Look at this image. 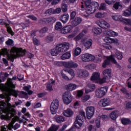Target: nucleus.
<instances>
[{
	"label": "nucleus",
	"instance_id": "nucleus-42",
	"mask_svg": "<svg viewBox=\"0 0 131 131\" xmlns=\"http://www.w3.org/2000/svg\"><path fill=\"white\" fill-rule=\"evenodd\" d=\"M67 88L69 91H74L76 89V85L74 84L71 83L68 85Z\"/></svg>",
	"mask_w": 131,
	"mask_h": 131
},
{
	"label": "nucleus",
	"instance_id": "nucleus-31",
	"mask_svg": "<svg viewBox=\"0 0 131 131\" xmlns=\"http://www.w3.org/2000/svg\"><path fill=\"white\" fill-rule=\"evenodd\" d=\"M63 28V26H62V23L60 21H57L55 24V29L57 31H60Z\"/></svg>",
	"mask_w": 131,
	"mask_h": 131
},
{
	"label": "nucleus",
	"instance_id": "nucleus-17",
	"mask_svg": "<svg viewBox=\"0 0 131 131\" xmlns=\"http://www.w3.org/2000/svg\"><path fill=\"white\" fill-rule=\"evenodd\" d=\"M77 74L79 77H88L90 73L85 70H80L77 71Z\"/></svg>",
	"mask_w": 131,
	"mask_h": 131
},
{
	"label": "nucleus",
	"instance_id": "nucleus-23",
	"mask_svg": "<svg viewBox=\"0 0 131 131\" xmlns=\"http://www.w3.org/2000/svg\"><path fill=\"white\" fill-rule=\"evenodd\" d=\"M101 77V75L99 73L95 72L93 73L92 76L91 77V80L92 81H95V80H99Z\"/></svg>",
	"mask_w": 131,
	"mask_h": 131
},
{
	"label": "nucleus",
	"instance_id": "nucleus-37",
	"mask_svg": "<svg viewBox=\"0 0 131 131\" xmlns=\"http://www.w3.org/2000/svg\"><path fill=\"white\" fill-rule=\"evenodd\" d=\"M106 33L107 34V35H108V36H117V35H118V34L112 30H107L106 32Z\"/></svg>",
	"mask_w": 131,
	"mask_h": 131
},
{
	"label": "nucleus",
	"instance_id": "nucleus-54",
	"mask_svg": "<svg viewBox=\"0 0 131 131\" xmlns=\"http://www.w3.org/2000/svg\"><path fill=\"white\" fill-rule=\"evenodd\" d=\"M90 99H91V96L86 95L82 98V101L84 103L85 102H86V101H88V100H90Z\"/></svg>",
	"mask_w": 131,
	"mask_h": 131
},
{
	"label": "nucleus",
	"instance_id": "nucleus-8",
	"mask_svg": "<svg viewBox=\"0 0 131 131\" xmlns=\"http://www.w3.org/2000/svg\"><path fill=\"white\" fill-rule=\"evenodd\" d=\"M73 96L70 92H66L62 95V100L64 104L69 105L72 102Z\"/></svg>",
	"mask_w": 131,
	"mask_h": 131
},
{
	"label": "nucleus",
	"instance_id": "nucleus-21",
	"mask_svg": "<svg viewBox=\"0 0 131 131\" xmlns=\"http://www.w3.org/2000/svg\"><path fill=\"white\" fill-rule=\"evenodd\" d=\"M51 82H49L48 83L47 85V90L48 92H52L53 91V85H55L56 83V80L51 79Z\"/></svg>",
	"mask_w": 131,
	"mask_h": 131
},
{
	"label": "nucleus",
	"instance_id": "nucleus-22",
	"mask_svg": "<svg viewBox=\"0 0 131 131\" xmlns=\"http://www.w3.org/2000/svg\"><path fill=\"white\" fill-rule=\"evenodd\" d=\"M102 31V29L98 27H94L92 28V32L95 35H100Z\"/></svg>",
	"mask_w": 131,
	"mask_h": 131
},
{
	"label": "nucleus",
	"instance_id": "nucleus-36",
	"mask_svg": "<svg viewBox=\"0 0 131 131\" xmlns=\"http://www.w3.org/2000/svg\"><path fill=\"white\" fill-rule=\"evenodd\" d=\"M110 117L113 120H116V118L118 117V116L117 115V111H113L110 114Z\"/></svg>",
	"mask_w": 131,
	"mask_h": 131
},
{
	"label": "nucleus",
	"instance_id": "nucleus-55",
	"mask_svg": "<svg viewBox=\"0 0 131 131\" xmlns=\"http://www.w3.org/2000/svg\"><path fill=\"white\" fill-rule=\"evenodd\" d=\"M118 0H104L105 4L110 6V5H113L114 3H116Z\"/></svg>",
	"mask_w": 131,
	"mask_h": 131
},
{
	"label": "nucleus",
	"instance_id": "nucleus-49",
	"mask_svg": "<svg viewBox=\"0 0 131 131\" xmlns=\"http://www.w3.org/2000/svg\"><path fill=\"white\" fill-rule=\"evenodd\" d=\"M97 127L92 124H90L88 126V131H96Z\"/></svg>",
	"mask_w": 131,
	"mask_h": 131
},
{
	"label": "nucleus",
	"instance_id": "nucleus-24",
	"mask_svg": "<svg viewBox=\"0 0 131 131\" xmlns=\"http://www.w3.org/2000/svg\"><path fill=\"white\" fill-rule=\"evenodd\" d=\"M88 33V30H83L82 32L80 33L77 36L75 37L76 40H80V39H82L83 38V36H84V34H86Z\"/></svg>",
	"mask_w": 131,
	"mask_h": 131
},
{
	"label": "nucleus",
	"instance_id": "nucleus-46",
	"mask_svg": "<svg viewBox=\"0 0 131 131\" xmlns=\"http://www.w3.org/2000/svg\"><path fill=\"white\" fill-rule=\"evenodd\" d=\"M99 10L100 11H101V10L106 11V10H107V7H106V3H101L100 7L99 8Z\"/></svg>",
	"mask_w": 131,
	"mask_h": 131
},
{
	"label": "nucleus",
	"instance_id": "nucleus-4",
	"mask_svg": "<svg viewBox=\"0 0 131 131\" xmlns=\"http://www.w3.org/2000/svg\"><path fill=\"white\" fill-rule=\"evenodd\" d=\"M10 53L15 55L17 57H24L26 54V50H23L22 48L13 47L10 50Z\"/></svg>",
	"mask_w": 131,
	"mask_h": 131
},
{
	"label": "nucleus",
	"instance_id": "nucleus-28",
	"mask_svg": "<svg viewBox=\"0 0 131 131\" xmlns=\"http://www.w3.org/2000/svg\"><path fill=\"white\" fill-rule=\"evenodd\" d=\"M121 122L123 125H128V124H131L130 119L126 118H122L121 119Z\"/></svg>",
	"mask_w": 131,
	"mask_h": 131
},
{
	"label": "nucleus",
	"instance_id": "nucleus-64",
	"mask_svg": "<svg viewBox=\"0 0 131 131\" xmlns=\"http://www.w3.org/2000/svg\"><path fill=\"white\" fill-rule=\"evenodd\" d=\"M53 12H54V10L52 8H50L47 10L46 11V14H48V15H53Z\"/></svg>",
	"mask_w": 131,
	"mask_h": 131
},
{
	"label": "nucleus",
	"instance_id": "nucleus-35",
	"mask_svg": "<svg viewBox=\"0 0 131 131\" xmlns=\"http://www.w3.org/2000/svg\"><path fill=\"white\" fill-rule=\"evenodd\" d=\"M71 57V54L70 53V52H68L63 54L61 56V60H66L67 59H70Z\"/></svg>",
	"mask_w": 131,
	"mask_h": 131
},
{
	"label": "nucleus",
	"instance_id": "nucleus-59",
	"mask_svg": "<svg viewBox=\"0 0 131 131\" xmlns=\"http://www.w3.org/2000/svg\"><path fill=\"white\" fill-rule=\"evenodd\" d=\"M95 124H96V127L98 128H100V127H101V121L99 119H97L96 120Z\"/></svg>",
	"mask_w": 131,
	"mask_h": 131
},
{
	"label": "nucleus",
	"instance_id": "nucleus-39",
	"mask_svg": "<svg viewBox=\"0 0 131 131\" xmlns=\"http://www.w3.org/2000/svg\"><path fill=\"white\" fill-rule=\"evenodd\" d=\"M114 56V57H116L118 60H122V58H123L122 53L120 51H117V52H116V54Z\"/></svg>",
	"mask_w": 131,
	"mask_h": 131
},
{
	"label": "nucleus",
	"instance_id": "nucleus-51",
	"mask_svg": "<svg viewBox=\"0 0 131 131\" xmlns=\"http://www.w3.org/2000/svg\"><path fill=\"white\" fill-rule=\"evenodd\" d=\"M76 16V12L75 11H72L70 15V20L71 21V20H73L75 18V16Z\"/></svg>",
	"mask_w": 131,
	"mask_h": 131
},
{
	"label": "nucleus",
	"instance_id": "nucleus-48",
	"mask_svg": "<svg viewBox=\"0 0 131 131\" xmlns=\"http://www.w3.org/2000/svg\"><path fill=\"white\" fill-rule=\"evenodd\" d=\"M5 43L7 46H14V40L12 39L9 38L8 40L5 42Z\"/></svg>",
	"mask_w": 131,
	"mask_h": 131
},
{
	"label": "nucleus",
	"instance_id": "nucleus-1",
	"mask_svg": "<svg viewBox=\"0 0 131 131\" xmlns=\"http://www.w3.org/2000/svg\"><path fill=\"white\" fill-rule=\"evenodd\" d=\"M7 103L5 101H0V118L2 120L4 119H9L10 118V114L11 117L16 116V110L12 108L11 110H7Z\"/></svg>",
	"mask_w": 131,
	"mask_h": 131
},
{
	"label": "nucleus",
	"instance_id": "nucleus-58",
	"mask_svg": "<svg viewBox=\"0 0 131 131\" xmlns=\"http://www.w3.org/2000/svg\"><path fill=\"white\" fill-rule=\"evenodd\" d=\"M48 30H49V29H48L47 27H43L39 30V33H41V34H43V33H46Z\"/></svg>",
	"mask_w": 131,
	"mask_h": 131
},
{
	"label": "nucleus",
	"instance_id": "nucleus-3",
	"mask_svg": "<svg viewBox=\"0 0 131 131\" xmlns=\"http://www.w3.org/2000/svg\"><path fill=\"white\" fill-rule=\"evenodd\" d=\"M69 50V43L65 42L63 44H59L56 46L55 49H52L51 54L52 56H58L59 53H65Z\"/></svg>",
	"mask_w": 131,
	"mask_h": 131
},
{
	"label": "nucleus",
	"instance_id": "nucleus-43",
	"mask_svg": "<svg viewBox=\"0 0 131 131\" xmlns=\"http://www.w3.org/2000/svg\"><path fill=\"white\" fill-rule=\"evenodd\" d=\"M47 42H52L54 40V36L53 35H49L46 38Z\"/></svg>",
	"mask_w": 131,
	"mask_h": 131
},
{
	"label": "nucleus",
	"instance_id": "nucleus-26",
	"mask_svg": "<svg viewBox=\"0 0 131 131\" xmlns=\"http://www.w3.org/2000/svg\"><path fill=\"white\" fill-rule=\"evenodd\" d=\"M55 118L57 123H62V122H64V121H65V118L63 116H56Z\"/></svg>",
	"mask_w": 131,
	"mask_h": 131
},
{
	"label": "nucleus",
	"instance_id": "nucleus-19",
	"mask_svg": "<svg viewBox=\"0 0 131 131\" xmlns=\"http://www.w3.org/2000/svg\"><path fill=\"white\" fill-rule=\"evenodd\" d=\"M59 20L61 21L63 24H66L67 21L69 20V14L67 13L61 14L60 17H59Z\"/></svg>",
	"mask_w": 131,
	"mask_h": 131
},
{
	"label": "nucleus",
	"instance_id": "nucleus-62",
	"mask_svg": "<svg viewBox=\"0 0 131 131\" xmlns=\"http://www.w3.org/2000/svg\"><path fill=\"white\" fill-rule=\"evenodd\" d=\"M47 2H49V3H51L52 2V5H57L61 0H47Z\"/></svg>",
	"mask_w": 131,
	"mask_h": 131
},
{
	"label": "nucleus",
	"instance_id": "nucleus-44",
	"mask_svg": "<svg viewBox=\"0 0 131 131\" xmlns=\"http://www.w3.org/2000/svg\"><path fill=\"white\" fill-rule=\"evenodd\" d=\"M9 74L8 73H5L4 76H2L1 79H0V82H5L7 80V77H9Z\"/></svg>",
	"mask_w": 131,
	"mask_h": 131
},
{
	"label": "nucleus",
	"instance_id": "nucleus-34",
	"mask_svg": "<svg viewBox=\"0 0 131 131\" xmlns=\"http://www.w3.org/2000/svg\"><path fill=\"white\" fill-rule=\"evenodd\" d=\"M59 127H60V126L58 125H57L52 124L50 127L47 130V131H57L58 129H59Z\"/></svg>",
	"mask_w": 131,
	"mask_h": 131
},
{
	"label": "nucleus",
	"instance_id": "nucleus-30",
	"mask_svg": "<svg viewBox=\"0 0 131 131\" xmlns=\"http://www.w3.org/2000/svg\"><path fill=\"white\" fill-rule=\"evenodd\" d=\"M9 54V51L7 48L2 49L0 51V60L2 59V56H7Z\"/></svg>",
	"mask_w": 131,
	"mask_h": 131
},
{
	"label": "nucleus",
	"instance_id": "nucleus-10",
	"mask_svg": "<svg viewBox=\"0 0 131 131\" xmlns=\"http://www.w3.org/2000/svg\"><path fill=\"white\" fill-rule=\"evenodd\" d=\"M111 62L113 63V64H117V61L114 58V55H111L110 56L107 57L106 59L102 63L103 68H106L108 65H110Z\"/></svg>",
	"mask_w": 131,
	"mask_h": 131
},
{
	"label": "nucleus",
	"instance_id": "nucleus-6",
	"mask_svg": "<svg viewBox=\"0 0 131 131\" xmlns=\"http://www.w3.org/2000/svg\"><path fill=\"white\" fill-rule=\"evenodd\" d=\"M57 19L54 17L43 18L38 20V23L40 25H46V24H54Z\"/></svg>",
	"mask_w": 131,
	"mask_h": 131
},
{
	"label": "nucleus",
	"instance_id": "nucleus-57",
	"mask_svg": "<svg viewBox=\"0 0 131 131\" xmlns=\"http://www.w3.org/2000/svg\"><path fill=\"white\" fill-rule=\"evenodd\" d=\"M27 18L31 19L32 21H37V17L33 15H29L27 16Z\"/></svg>",
	"mask_w": 131,
	"mask_h": 131
},
{
	"label": "nucleus",
	"instance_id": "nucleus-56",
	"mask_svg": "<svg viewBox=\"0 0 131 131\" xmlns=\"http://www.w3.org/2000/svg\"><path fill=\"white\" fill-rule=\"evenodd\" d=\"M131 12L128 9L125 10L123 12V15L125 16V17H129L130 16Z\"/></svg>",
	"mask_w": 131,
	"mask_h": 131
},
{
	"label": "nucleus",
	"instance_id": "nucleus-32",
	"mask_svg": "<svg viewBox=\"0 0 131 131\" xmlns=\"http://www.w3.org/2000/svg\"><path fill=\"white\" fill-rule=\"evenodd\" d=\"M28 93V94H27ZM27 93L24 92V91H20L19 92V96H22V95H23V96H24L25 97H27V96H31V95H32V94H33V91H32V90H29Z\"/></svg>",
	"mask_w": 131,
	"mask_h": 131
},
{
	"label": "nucleus",
	"instance_id": "nucleus-9",
	"mask_svg": "<svg viewBox=\"0 0 131 131\" xmlns=\"http://www.w3.org/2000/svg\"><path fill=\"white\" fill-rule=\"evenodd\" d=\"M59 104L60 102H59V100L57 99L53 101L50 105V112L51 114L55 115L57 113Z\"/></svg>",
	"mask_w": 131,
	"mask_h": 131
},
{
	"label": "nucleus",
	"instance_id": "nucleus-50",
	"mask_svg": "<svg viewBox=\"0 0 131 131\" xmlns=\"http://www.w3.org/2000/svg\"><path fill=\"white\" fill-rule=\"evenodd\" d=\"M88 86L91 92H94L96 90V85L94 84H88Z\"/></svg>",
	"mask_w": 131,
	"mask_h": 131
},
{
	"label": "nucleus",
	"instance_id": "nucleus-27",
	"mask_svg": "<svg viewBox=\"0 0 131 131\" xmlns=\"http://www.w3.org/2000/svg\"><path fill=\"white\" fill-rule=\"evenodd\" d=\"M93 45V40L92 39H89L88 40H86L84 43V47L86 48V49H89L91 47H92V45Z\"/></svg>",
	"mask_w": 131,
	"mask_h": 131
},
{
	"label": "nucleus",
	"instance_id": "nucleus-53",
	"mask_svg": "<svg viewBox=\"0 0 131 131\" xmlns=\"http://www.w3.org/2000/svg\"><path fill=\"white\" fill-rule=\"evenodd\" d=\"M107 79H108V78H107V77H105V76H104V77H103L102 79H101V78H100V79L98 80L99 81L100 84H103V83H105V82H106V80H107Z\"/></svg>",
	"mask_w": 131,
	"mask_h": 131
},
{
	"label": "nucleus",
	"instance_id": "nucleus-12",
	"mask_svg": "<svg viewBox=\"0 0 131 131\" xmlns=\"http://www.w3.org/2000/svg\"><path fill=\"white\" fill-rule=\"evenodd\" d=\"M81 59L83 62H91V61H94L96 57L91 54L86 53L81 56Z\"/></svg>",
	"mask_w": 131,
	"mask_h": 131
},
{
	"label": "nucleus",
	"instance_id": "nucleus-40",
	"mask_svg": "<svg viewBox=\"0 0 131 131\" xmlns=\"http://www.w3.org/2000/svg\"><path fill=\"white\" fill-rule=\"evenodd\" d=\"M105 42L106 43H113L115 40L114 39L111 38L109 37H105L104 39Z\"/></svg>",
	"mask_w": 131,
	"mask_h": 131
},
{
	"label": "nucleus",
	"instance_id": "nucleus-5",
	"mask_svg": "<svg viewBox=\"0 0 131 131\" xmlns=\"http://www.w3.org/2000/svg\"><path fill=\"white\" fill-rule=\"evenodd\" d=\"M12 79L11 78H8L7 79V88L9 90V91H10L11 93L13 95V96H18V92L16 90L14 89H16V86L14 83H13V81H12Z\"/></svg>",
	"mask_w": 131,
	"mask_h": 131
},
{
	"label": "nucleus",
	"instance_id": "nucleus-18",
	"mask_svg": "<svg viewBox=\"0 0 131 131\" xmlns=\"http://www.w3.org/2000/svg\"><path fill=\"white\" fill-rule=\"evenodd\" d=\"M99 104L101 105L102 107H107L110 105V99L108 98L102 99L100 100Z\"/></svg>",
	"mask_w": 131,
	"mask_h": 131
},
{
	"label": "nucleus",
	"instance_id": "nucleus-20",
	"mask_svg": "<svg viewBox=\"0 0 131 131\" xmlns=\"http://www.w3.org/2000/svg\"><path fill=\"white\" fill-rule=\"evenodd\" d=\"M82 19L79 17H75L74 20L71 21V25L73 27H75L81 23Z\"/></svg>",
	"mask_w": 131,
	"mask_h": 131
},
{
	"label": "nucleus",
	"instance_id": "nucleus-25",
	"mask_svg": "<svg viewBox=\"0 0 131 131\" xmlns=\"http://www.w3.org/2000/svg\"><path fill=\"white\" fill-rule=\"evenodd\" d=\"M74 112L71 110L70 108L67 109V110L64 111L63 114L64 116H66L67 117H71L72 115L74 114Z\"/></svg>",
	"mask_w": 131,
	"mask_h": 131
},
{
	"label": "nucleus",
	"instance_id": "nucleus-13",
	"mask_svg": "<svg viewBox=\"0 0 131 131\" xmlns=\"http://www.w3.org/2000/svg\"><path fill=\"white\" fill-rule=\"evenodd\" d=\"M85 111L87 118L88 119H90L91 117H93L95 114V107L88 106L85 109Z\"/></svg>",
	"mask_w": 131,
	"mask_h": 131
},
{
	"label": "nucleus",
	"instance_id": "nucleus-14",
	"mask_svg": "<svg viewBox=\"0 0 131 131\" xmlns=\"http://www.w3.org/2000/svg\"><path fill=\"white\" fill-rule=\"evenodd\" d=\"M63 66L65 68H68V69H71V68H76L78 67V64L72 61L63 62L62 63Z\"/></svg>",
	"mask_w": 131,
	"mask_h": 131
},
{
	"label": "nucleus",
	"instance_id": "nucleus-33",
	"mask_svg": "<svg viewBox=\"0 0 131 131\" xmlns=\"http://www.w3.org/2000/svg\"><path fill=\"white\" fill-rule=\"evenodd\" d=\"M5 27L7 29V32L9 34H11V35H12V36H13V35H14V34H15V33L14 32H13V30H12V28H11V27H10L9 24H7L6 25V26H5Z\"/></svg>",
	"mask_w": 131,
	"mask_h": 131
},
{
	"label": "nucleus",
	"instance_id": "nucleus-2",
	"mask_svg": "<svg viewBox=\"0 0 131 131\" xmlns=\"http://www.w3.org/2000/svg\"><path fill=\"white\" fill-rule=\"evenodd\" d=\"M85 6V12L88 15L84 14V17L88 18L91 14H94L98 9H99V4L97 2L92 3V0H84Z\"/></svg>",
	"mask_w": 131,
	"mask_h": 131
},
{
	"label": "nucleus",
	"instance_id": "nucleus-16",
	"mask_svg": "<svg viewBox=\"0 0 131 131\" xmlns=\"http://www.w3.org/2000/svg\"><path fill=\"white\" fill-rule=\"evenodd\" d=\"M72 31V26L71 25H68L64 27L61 30V33L62 34H68L70 33Z\"/></svg>",
	"mask_w": 131,
	"mask_h": 131
},
{
	"label": "nucleus",
	"instance_id": "nucleus-7",
	"mask_svg": "<svg viewBox=\"0 0 131 131\" xmlns=\"http://www.w3.org/2000/svg\"><path fill=\"white\" fill-rule=\"evenodd\" d=\"M83 118H85V113L83 111H81L79 113V115L77 116L76 120L74 122V126L75 127H77V125L80 127L82 126V123H81L78 120H80L82 122H83Z\"/></svg>",
	"mask_w": 131,
	"mask_h": 131
},
{
	"label": "nucleus",
	"instance_id": "nucleus-47",
	"mask_svg": "<svg viewBox=\"0 0 131 131\" xmlns=\"http://www.w3.org/2000/svg\"><path fill=\"white\" fill-rule=\"evenodd\" d=\"M65 72H68L69 74H70V75H71V76H72L73 77H74V75H75V74H74V71H73V70L71 69H67V70H64Z\"/></svg>",
	"mask_w": 131,
	"mask_h": 131
},
{
	"label": "nucleus",
	"instance_id": "nucleus-61",
	"mask_svg": "<svg viewBox=\"0 0 131 131\" xmlns=\"http://www.w3.org/2000/svg\"><path fill=\"white\" fill-rule=\"evenodd\" d=\"M61 13V8H58L55 10H53V15H55V14H60Z\"/></svg>",
	"mask_w": 131,
	"mask_h": 131
},
{
	"label": "nucleus",
	"instance_id": "nucleus-15",
	"mask_svg": "<svg viewBox=\"0 0 131 131\" xmlns=\"http://www.w3.org/2000/svg\"><path fill=\"white\" fill-rule=\"evenodd\" d=\"M96 24L99 25L102 29H108L110 27V25L104 20H100L97 21Z\"/></svg>",
	"mask_w": 131,
	"mask_h": 131
},
{
	"label": "nucleus",
	"instance_id": "nucleus-29",
	"mask_svg": "<svg viewBox=\"0 0 131 131\" xmlns=\"http://www.w3.org/2000/svg\"><path fill=\"white\" fill-rule=\"evenodd\" d=\"M112 72L111 71V69H107L103 72V76H105V77H107V78H108V77H109L110 78V77H111Z\"/></svg>",
	"mask_w": 131,
	"mask_h": 131
},
{
	"label": "nucleus",
	"instance_id": "nucleus-41",
	"mask_svg": "<svg viewBox=\"0 0 131 131\" xmlns=\"http://www.w3.org/2000/svg\"><path fill=\"white\" fill-rule=\"evenodd\" d=\"M113 8L115 10H118L122 8V5L120 4V2H116L113 5Z\"/></svg>",
	"mask_w": 131,
	"mask_h": 131
},
{
	"label": "nucleus",
	"instance_id": "nucleus-45",
	"mask_svg": "<svg viewBox=\"0 0 131 131\" xmlns=\"http://www.w3.org/2000/svg\"><path fill=\"white\" fill-rule=\"evenodd\" d=\"M81 53V48L79 47H77L74 51L75 56H78L80 55Z\"/></svg>",
	"mask_w": 131,
	"mask_h": 131
},
{
	"label": "nucleus",
	"instance_id": "nucleus-38",
	"mask_svg": "<svg viewBox=\"0 0 131 131\" xmlns=\"http://www.w3.org/2000/svg\"><path fill=\"white\" fill-rule=\"evenodd\" d=\"M112 18L113 20H115V21H119L120 22H122V21H123V18H122V16L120 15H113Z\"/></svg>",
	"mask_w": 131,
	"mask_h": 131
},
{
	"label": "nucleus",
	"instance_id": "nucleus-11",
	"mask_svg": "<svg viewBox=\"0 0 131 131\" xmlns=\"http://www.w3.org/2000/svg\"><path fill=\"white\" fill-rule=\"evenodd\" d=\"M107 91H108L107 87H102L99 88L96 91L95 96H96L97 98H102V97H104V96L106 95Z\"/></svg>",
	"mask_w": 131,
	"mask_h": 131
},
{
	"label": "nucleus",
	"instance_id": "nucleus-52",
	"mask_svg": "<svg viewBox=\"0 0 131 131\" xmlns=\"http://www.w3.org/2000/svg\"><path fill=\"white\" fill-rule=\"evenodd\" d=\"M33 42L34 46H39V45H40V41L38 39H37L36 37L33 38Z\"/></svg>",
	"mask_w": 131,
	"mask_h": 131
},
{
	"label": "nucleus",
	"instance_id": "nucleus-63",
	"mask_svg": "<svg viewBox=\"0 0 131 131\" xmlns=\"http://www.w3.org/2000/svg\"><path fill=\"white\" fill-rule=\"evenodd\" d=\"M48 93L47 92H43L41 93H39L37 94L38 98H43L46 95H47Z\"/></svg>",
	"mask_w": 131,
	"mask_h": 131
},
{
	"label": "nucleus",
	"instance_id": "nucleus-60",
	"mask_svg": "<svg viewBox=\"0 0 131 131\" xmlns=\"http://www.w3.org/2000/svg\"><path fill=\"white\" fill-rule=\"evenodd\" d=\"M8 60L9 61H11V62H14L15 61V56L14 55H8Z\"/></svg>",
	"mask_w": 131,
	"mask_h": 131
}]
</instances>
